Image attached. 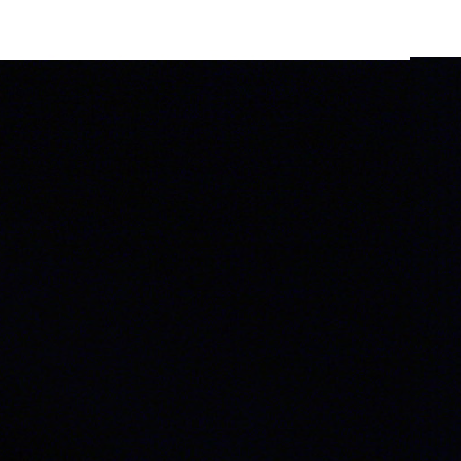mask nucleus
Masks as SVG:
<instances>
[{
  "mask_svg": "<svg viewBox=\"0 0 461 461\" xmlns=\"http://www.w3.org/2000/svg\"><path fill=\"white\" fill-rule=\"evenodd\" d=\"M178 175L183 179H191L194 176L193 171L186 168H182Z\"/></svg>",
  "mask_w": 461,
  "mask_h": 461,
  "instance_id": "nucleus-1",
  "label": "nucleus"
},
{
  "mask_svg": "<svg viewBox=\"0 0 461 461\" xmlns=\"http://www.w3.org/2000/svg\"><path fill=\"white\" fill-rule=\"evenodd\" d=\"M5 174H7L8 176H15V177L21 176V173L19 171L11 169L8 167H5Z\"/></svg>",
  "mask_w": 461,
  "mask_h": 461,
  "instance_id": "nucleus-2",
  "label": "nucleus"
},
{
  "mask_svg": "<svg viewBox=\"0 0 461 461\" xmlns=\"http://www.w3.org/2000/svg\"><path fill=\"white\" fill-rule=\"evenodd\" d=\"M140 172L141 174H145V175H151V176H157V173H154V172H148L145 168L141 167L140 169Z\"/></svg>",
  "mask_w": 461,
  "mask_h": 461,
  "instance_id": "nucleus-3",
  "label": "nucleus"
},
{
  "mask_svg": "<svg viewBox=\"0 0 461 461\" xmlns=\"http://www.w3.org/2000/svg\"><path fill=\"white\" fill-rule=\"evenodd\" d=\"M117 175H118L119 176H122V173H121V171H119V170L117 171Z\"/></svg>",
  "mask_w": 461,
  "mask_h": 461,
  "instance_id": "nucleus-4",
  "label": "nucleus"
},
{
  "mask_svg": "<svg viewBox=\"0 0 461 461\" xmlns=\"http://www.w3.org/2000/svg\"><path fill=\"white\" fill-rule=\"evenodd\" d=\"M233 173H234L235 175H237V168H236V167H234V169H233Z\"/></svg>",
  "mask_w": 461,
  "mask_h": 461,
  "instance_id": "nucleus-5",
  "label": "nucleus"
}]
</instances>
